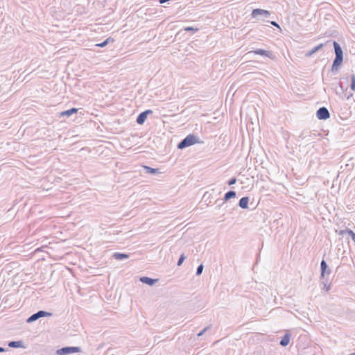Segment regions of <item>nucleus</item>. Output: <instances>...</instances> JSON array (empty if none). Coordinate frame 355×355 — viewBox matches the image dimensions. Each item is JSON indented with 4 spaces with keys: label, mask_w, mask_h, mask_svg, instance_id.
Here are the masks:
<instances>
[{
    "label": "nucleus",
    "mask_w": 355,
    "mask_h": 355,
    "mask_svg": "<svg viewBox=\"0 0 355 355\" xmlns=\"http://www.w3.org/2000/svg\"><path fill=\"white\" fill-rule=\"evenodd\" d=\"M60 116H67V110H64L60 113Z\"/></svg>",
    "instance_id": "nucleus-35"
},
{
    "label": "nucleus",
    "mask_w": 355,
    "mask_h": 355,
    "mask_svg": "<svg viewBox=\"0 0 355 355\" xmlns=\"http://www.w3.org/2000/svg\"><path fill=\"white\" fill-rule=\"evenodd\" d=\"M51 315H52L51 313L47 312V311H45L43 310H40V311H37V313L32 314L30 317H28L26 319V322L31 323V322H33L37 320L38 319H40L41 318L49 317V316H51Z\"/></svg>",
    "instance_id": "nucleus-2"
},
{
    "label": "nucleus",
    "mask_w": 355,
    "mask_h": 355,
    "mask_svg": "<svg viewBox=\"0 0 355 355\" xmlns=\"http://www.w3.org/2000/svg\"><path fill=\"white\" fill-rule=\"evenodd\" d=\"M347 89V87H345L343 82H340V83H339L338 86H336L335 87V92L340 97H343V96L346 95L345 91Z\"/></svg>",
    "instance_id": "nucleus-9"
},
{
    "label": "nucleus",
    "mask_w": 355,
    "mask_h": 355,
    "mask_svg": "<svg viewBox=\"0 0 355 355\" xmlns=\"http://www.w3.org/2000/svg\"><path fill=\"white\" fill-rule=\"evenodd\" d=\"M236 196V191H227L223 198L222 200L220 199H217L216 200V203H218V202L220 201V200H223V202H227L229 200H230L231 198H235Z\"/></svg>",
    "instance_id": "nucleus-11"
},
{
    "label": "nucleus",
    "mask_w": 355,
    "mask_h": 355,
    "mask_svg": "<svg viewBox=\"0 0 355 355\" xmlns=\"http://www.w3.org/2000/svg\"><path fill=\"white\" fill-rule=\"evenodd\" d=\"M320 284L323 285V288L325 289L326 291H329L330 290L331 283L329 282L327 277L320 279Z\"/></svg>",
    "instance_id": "nucleus-18"
},
{
    "label": "nucleus",
    "mask_w": 355,
    "mask_h": 355,
    "mask_svg": "<svg viewBox=\"0 0 355 355\" xmlns=\"http://www.w3.org/2000/svg\"><path fill=\"white\" fill-rule=\"evenodd\" d=\"M270 24H271V25H272V26H276V27H277V28H279V24H278L276 21H270Z\"/></svg>",
    "instance_id": "nucleus-33"
},
{
    "label": "nucleus",
    "mask_w": 355,
    "mask_h": 355,
    "mask_svg": "<svg viewBox=\"0 0 355 355\" xmlns=\"http://www.w3.org/2000/svg\"><path fill=\"white\" fill-rule=\"evenodd\" d=\"M351 238H352V239L353 240V241L355 243V233H354V234L351 236Z\"/></svg>",
    "instance_id": "nucleus-36"
},
{
    "label": "nucleus",
    "mask_w": 355,
    "mask_h": 355,
    "mask_svg": "<svg viewBox=\"0 0 355 355\" xmlns=\"http://www.w3.org/2000/svg\"><path fill=\"white\" fill-rule=\"evenodd\" d=\"M290 334H286L281 339L280 342H279V344L280 345H282V347H286L287 346L288 344H289V341H290Z\"/></svg>",
    "instance_id": "nucleus-17"
},
{
    "label": "nucleus",
    "mask_w": 355,
    "mask_h": 355,
    "mask_svg": "<svg viewBox=\"0 0 355 355\" xmlns=\"http://www.w3.org/2000/svg\"><path fill=\"white\" fill-rule=\"evenodd\" d=\"M316 116L320 120H327L330 117V114L327 107H321L317 110Z\"/></svg>",
    "instance_id": "nucleus-4"
},
{
    "label": "nucleus",
    "mask_w": 355,
    "mask_h": 355,
    "mask_svg": "<svg viewBox=\"0 0 355 355\" xmlns=\"http://www.w3.org/2000/svg\"><path fill=\"white\" fill-rule=\"evenodd\" d=\"M5 351H6L5 348L0 347V352H3Z\"/></svg>",
    "instance_id": "nucleus-37"
},
{
    "label": "nucleus",
    "mask_w": 355,
    "mask_h": 355,
    "mask_svg": "<svg viewBox=\"0 0 355 355\" xmlns=\"http://www.w3.org/2000/svg\"><path fill=\"white\" fill-rule=\"evenodd\" d=\"M185 259H186V256L184 254H182L178 261L177 265L178 266H180L182 264V263L184 262V261L185 260Z\"/></svg>",
    "instance_id": "nucleus-28"
},
{
    "label": "nucleus",
    "mask_w": 355,
    "mask_h": 355,
    "mask_svg": "<svg viewBox=\"0 0 355 355\" xmlns=\"http://www.w3.org/2000/svg\"><path fill=\"white\" fill-rule=\"evenodd\" d=\"M113 42H114V39L112 38L111 37H109L108 38L105 40L103 42L96 44V46L103 48V47H105V46H107L109 43Z\"/></svg>",
    "instance_id": "nucleus-21"
},
{
    "label": "nucleus",
    "mask_w": 355,
    "mask_h": 355,
    "mask_svg": "<svg viewBox=\"0 0 355 355\" xmlns=\"http://www.w3.org/2000/svg\"><path fill=\"white\" fill-rule=\"evenodd\" d=\"M207 196L208 198H210V194H209L208 192H206L204 196H203V198H206Z\"/></svg>",
    "instance_id": "nucleus-34"
},
{
    "label": "nucleus",
    "mask_w": 355,
    "mask_h": 355,
    "mask_svg": "<svg viewBox=\"0 0 355 355\" xmlns=\"http://www.w3.org/2000/svg\"><path fill=\"white\" fill-rule=\"evenodd\" d=\"M67 270L71 272V270L69 268H67Z\"/></svg>",
    "instance_id": "nucleus-38"
},
{
    "label": "nucleus",
    "mask_w": 355,
    "mask_h": 355,
    "mask_svg": "<svg viewBox=\"0 0 355 355\" xmlns=\"http://www.w3.org/2000/svg\"><path fill=\"white\" fill-rule=\"evenodd\" d=\"M203 268H204V266L202 264L199 265L196 270V275H198V276L200 275L202 272Z\"/></svg>",
    "instance_id": "nucleus-29"
},
{
    "label": "nucleus",
    "mask_w": 355,
    "mask_h": 355,
    "mask_svg": "<svg viewBox=\"0 0 355 355\" xmlns=\"http://www.w3.org/2000/svg\"><path fill=\"white\" fill-rule=\"evenodd\" d=\"M324 46V44H320L318 46L313 47L311 51L306 53V56L310 57L317 51H318L320 49L322 48Z\"/></svg>",
    "instance_id": "nucleus-19"
},
{
    "label": "nucleus",
    "mask_w": 355,
    "mask_h": 355,
    "mask_svg": "<svg viewBox=\"0 0 355 355\" xmlns=\"http://www.w3.org/2000/svg\"><path fill=\"white\" fill-rule=\"evenodd\" d=\"M333 46L335 51V57L343 58V52L340 45L336 41L333 42Z\"/></svg>",
    "instance_id": "nucleus-10"
},
{
    "label": "nucleus",
    "mask_w": 355,
    "mask_h": 355,
    "mask_svg": "<svg viewBox=\"0 0 355 355\" xmlns=\"http://www.w3.org/2000/svg\"><path fill=\"white\" fill-rule=\"evenodd\" d=\"M8 347L12 348L24 347V343L21 340L19 341H10L8 343Z\"/></svg>",
    "instance_id": "nucleus-16"
},
{
    "label": "nucleus",
    "mask_w": 355,
    "mask_h": 355,
    "mask_svg": "<svg viewBox=\"0 0 355 355\" xmlns=\"http://www.w3.org/2000/svg\"><path fill=\"white\" fill-rule=\"evenodd\" d=\"M115 259L123 260L129 257V254L121 252H115L112 256Z\"/></svg>",
    "instance_id": "nucleus-20"
},
{
    "label": "nucleus",
    "mask_w": 355,
    "mask_h": 355,
    "mask_svg": "<svg viewBox=\"0 0 355 355\" xmlns=\"http://www.w3.org/2000/svg\"><path fill=\"white\" fill-rule=\"evenodd\" d=\"M320 279L325 278L326 276H329L331 272V270L329 268L327 262L324 259H322L320 263Z\"/></svg>",
    "instance_id": "nucleus-5"
},
{
    "label": "nucleus",
    "mask_w": 355,
    "mask_h": 355,
    "mask_svg": "<svg viewBox=\"0 0 355 355\" xmlns=\"http://www.w3.org/2000/svg\"><path fill=\"white\" fill-rule=\"evenodd\" d=\"M139 280L143 284L153 286L158 281V279H153L148 277H140Z\"/></svg>",
    "instance_id": "nucleus-13"
},
{
    "label": "nucleus",
    "mask_w": 355,
    "mask_h": 355,
    "mask_svg": "<svg viewBox=\"0 0 355 355\" xmlns=\"http://www.w3.org/2000/svg\"><path fill=\"white\" fill-rule=\"evenodd\" d=\"M144 168L145 172L147 173H150V174L159 173V168H151L148 166H144Z\"/></svg>",
    "instance_id": "nucleus-22"
},
{
    "label": "nucleus",
    "mask_w": 355,
    "mask_h": 355,
    "mask_svg": "<svg viewBox=\"0 0 355 355\" xmlns=\"http://www.w3.org/2000/svg\"><path fill=\"white\" fill-rule=\"evenodd\" d=\"M153 111L151 110H146L142 112H141L137 117L136 121L139 125H143L148 114H152Z\"/></svg>",
    "instance_id": "nucleus-6"
},
{
    "label": "nucleus",
    "mask_w": 355,
    "mask_h": 355,
    "mask_svg": "<svg viewBox=\"0 0 355 355\" xmlns=\"http://www.w3.org/2000/svg\"><path fill=\"white\" fill-rule=\"evenodd\" d=\"M81 352L82 349L80 347H68V354Z\"/></svg>",
    "instance_id": "nucleus-24"
},
{
    "label": "nucleus",
    "mask_w": 355,
    "mask_h": 355,
    "mask_svg": "<svg viewBox=\"0 0 355 355\" xmlns=\"http://www.w3.org/2000/svg\"><path fill=\"white\" fill-rule=\"evenodd\" d=\"M209 329V327H207L204 328L201 331H200V332L197 334V336H198V337H200V336H202V335L204 334V333H205L207 329Z\"/></svg>",
    "instance_id": "nucleus-31"
},
{
    "label": "nucleus",
    "mask_w": 355,
    "mask_h": 355,
    "mask_svg": "<svg viewBox=\"0 0 355 355\" xmlns=\"http://www.w3.org/2000/svg\"><path fill=\"white\" fill-rule=\"evenodd\" d=\"M336 232H338L339 235L343 236L344 234H347L350 236L354 233L352 230L348 228L340 230L339 232L336 230Z\"/></svg>",
    "instance_id": "nucleus-25"
},
{
    "label": "nucleus",
    "mask_w": 355,
    "mask_h": 355,
    "mask_svg": "<svg viewBox=\"0 0 355 355\" xmlns=\"http://www.w3.org/2000/svg\"><path fill=\"white\" fill-rule=\"evenodd\" d=\"M251 16L252 18H258L259 17L268 18L270 16V12L261 8H256L252 10Z\"/></svg>",
    "instance_id": "nucleus-3"
},
{
    "label": "nucleus",
    "mask_w": 355,
    "mask_h": 355,
    "mask_svg": "<svg viewBox=\"0 0 355 355\" xmlns=\"http://www.w3.org/2000/svg\"><path fill=\"white\" fill-rule=\"evenodd\" d=\"M182 31H187V32H193V33H197L199 31L198 28H194L191 26H187L184 27L183 29L180 30L177 35H179Z\"/></svg>",
    "instance_id": "nucleus-23"
},
{
    "label": "nucleus",
    "mask_w": 355,
    "mask_h": 355,
    "mask_svg": "<svg viewBox=\"0 0 355 355\" xmlns=\"http://www.w3.org/2000/svg\"><path fill=\"white\" fill-rule=\"evenodd\" d=\"M249 200L250 198L248 196L241 198L239 202V206L244 209H248Z\"/></svg>",
    "instance_id": "nucleus-14"
},
{
    "label": "nucleus",
    "mask_w": 355,
    "mask_h": 355,
    "mask_svg": "<svg viewBox=\"0 0 355 355\" xmlns=\"http://www.w3.org/2000/svg\"><path fill=\"white\" fill-rule=\"evenodd\" d=\"M343 58H338V57H335L334 61H333V64L331 66V71L334 73H336L340 67V65L342 64L343 63Z\"/></svg>",
    "instance_id": "nucleus-8"
},
{
    "label": "nucleus",
    "mask_w": 355,
    "mask_h": 355,
    "mask_svg": "<svg viewBox=\"0 0 355 355\" xmlns=\"http://www.w3.org/2000/svg\"><path fill=\"white\" fill-rule=\"evenodd\" d=\"M248 53H254L255 55H261L266 56L270 59L275 58V55H273V53L271 51L263 50V49H260L250 51Z\"/></svg>",
    "instance_id": "nucleus-7"
},
{
    "label": "nucleus",
    "mask_w": 355,
    "mask_h": 355,
    "mask_svg": "<svg viewBox=\"0 0 355 355\" xmlns=\"http://www.w3.org/2000/svg\"><path fill=\"white\" fill-rule=\"evenodd\" d=\"M83 108H76V107L69 108V109H68V118L71 117L73 114L79 115L80 117L83 114Z\"/></svg>",
    "instance_id": "nucleus-12"
},
{
    "label": "nucleus",
    "mask_w": 355,
    "mask_h": 355,
    "mask_svg": "<svg viewBox=\"0 0 355 355\" xmlns=\"http://www.w3.org/2000/svg\"><path fill=\"white\" fill-rule=\"evenodd\" d=\"M350 89L355 91V75L354 74L351 76Z\"/></svg>",
    "instance_id": "nucleus-27"
},
{
    "label": "nucleus",
    "mask_w": 355,
    "mask_h": 355,
    "mask_svg": "<svg viewBox=\"0 0 355 355\" xmlns=\"http://www.w3.org/2000/svg\"><path fill=\"white\" fill-rule=\"evenodd\" d=\"M315 136H316L315 133H312L308 130H304L302 131V132L300 134L299 137L301 139H305L308 137H315Z\"/></svg>",
    "instance_id": "nucleus-15"
},
{
    "label": "nucleus",
    "mask_w": 355,
    "mask_h": 355,
    "mask_svg": "<svg viewBox=\"0 0 355 355\" xmlns=\"http://www.w3.org/2000/svg\"><path fill=\"white\" fill-rule=\"evenodd\" d=\"M218 202V205L216 207V209H220L222 207V205L224 204L225 202H223V200H220Z\"/></svg>",
    "instance_id": "nucleus-32"
},
{
    "label": "nucleus",
    "mask_w": 355,
    "mask_h": 355,
    "mask_svg": "<svg viewBox=\"0 0 355 355\" xmlns=\"http://www.w3.org/2000/svg\"><path fill=\"white\" fill-rule=\"evenodd\" d=\"M346 80V82H348V78H345Z\"/></svg>",
    "instance_id": "nucleus-39"
},
{
    "label": "nucleus",
    "mask_w": 355,
    "mask_h": 355,
    "mask_svg": "<svg viewBox=\"0 0 355 355\" xmlns=\"http://www.w3.org/2000/svg\"><path fill=\"white\" fill-rule=\"evenodd\" d=\"M202 143L200 139L193 134H189L178 144V149H184L196 144Z\"/></svg>",
    "instance_id": "nucleus-1"
},
{
    "label": "nucleus",
    "mask_w": 355,
    "mask_h": 355,
    "mask_svg": "<svg viewBox=\"0 0 355 355\" xmlns=\"http://www.w3.org/2000/svg\"><path fill=\"white\" fill-rule=\"evenodd\" d=\"M236 180H236V178H234H234H232L228 181V185H229V186H232V185H233V184H236Z\"/></svg>",
    "instance_id": "nucleus-30"
},
{
    "label": "nucleus",
    "mask_w": 355,
    "mask_h": 355,
    "mask_svg": "<svg viewBox=\"0 0 355 355\" xmlns=\"http://www.w3.org/2000/svg\"><path fill=\"white\" fill-rule=\"evenodd\" d=\"M56 354L58 355H67V347H63L62 348L58 349L56 351Z\"/></svg>",
    "instance_id": "nucleus-26"
}]
</instances>
